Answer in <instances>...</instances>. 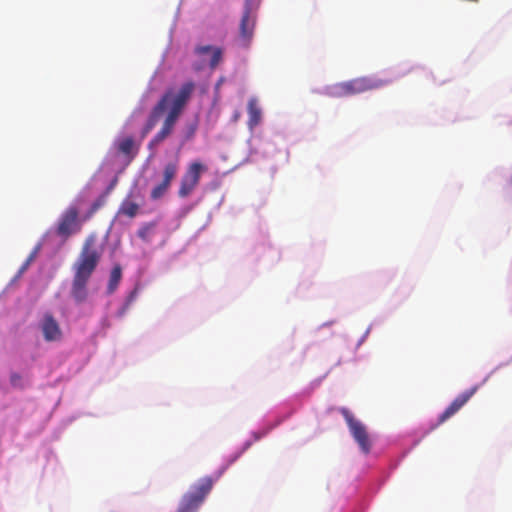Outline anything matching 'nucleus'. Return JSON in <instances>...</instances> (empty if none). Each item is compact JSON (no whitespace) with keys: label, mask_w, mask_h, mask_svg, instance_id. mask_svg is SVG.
<instances>
[{"label":"nucleus","mask_w":512,"mask_h":512,"mask_svg":"<svg viewBox=\"0 0 512 512\" xmlns=\"http://www.w3.org/2000/svg\"><path fill=\"white\" fill-rule=\"evenodd\" d=\"M108 193V191L99 196L91 205L89 211H88V214H87V217H90L91 215H93L98 209H100L102 206H104V204L106 203V194Z\"/></svg>","instance_id":"20"},{"label":"nucleus","mask_w":512,"mask_h":512,"mask_svg":"<svg viewBox=\"0 0 512 512\" xmlns=\"http://www.w3.org/2000/svg\"><path fill=\"white\" fill-rule=\"evenodd\" d=\"M206 167L200 162H192L185 173L183 174L178 190V195L181 198L189 196L197 187L200 181L202 172L206 171Z\"/></svg>","instance_id":"7"},{"label":"nucleus","mask_w":512,"mask_h":512,"mask_svg":"<svg viewBox=\"0 0 512 512\" xmlns=\"http://www.w3.org/2000/svg\"><path fill=\"white\" fill-rule=\"evenodd\" d=\"M179 170V160L174 159L165 164L163 168V179L151 191V198L157 200L164 196L168 191L173 179L176 177Z\"/></svg>","instance_id":"8"},{"label":"nucleus","mask_w":512,"mask_h":512,"mask_svg":"<svg viewBox=\"0 0 512 512\" xmlns=\"http://www.w3.org/2000/svg\"><path fill=\"white\" fill-rule=\"evenodd\" d=\"M248 127L253 130L257 125L260 124L262 118L261 108L258 106L256 98H250L248 101Z\"/></svg>","instance_id":"16"},{"label":"nucleus","mask_w":512,"mask_h":512,"mask_svg":"<svg viewBox=\"0 0 512 512\" xmlns=\"http://www.w3.org/2000/svg\"><path fill=\"white\" fill-rule=\"evenodd\" d=\"M10 382H11V385L14 386V387H18V388H22L23 387L22 377L18 373H12L10 375Z\"/></svg>","instance_id":"21"},{"label":"nucleus","mask_w":512,"mask_h":512,"mask_svg":"<svg viewBox=\"0 0 512 512\" xmlns=\"http://www.w3.org/2000/svg\"><path fill=\"white\" fill-rule=\"evenodd\" d=\"M478 386H474L465 392L458 395L452 403L445 409V411L439 416L437 425H440L447 421L450 417L456 414L476 393Z\"/></svg>","instance_id":"11"},{"label":"nucleus","mask_w":512,"mask_h":512,"mask_svg":"<svg viewBox=\"0 0 512 512\" xmlns=\"http://www.w3.org/2000/svg\"><path fill=\"white\" fill-rule=\"evenodd\" d=\"M206 63L205 59H202L200 63H195L193 65V69L195 71H200L203 67H204V64Z\"/></svg>","instance_id":"22"},{"label":"nucleus","mask_w":512,"mask_h":512,"mask_svg":"<svg viewBox=\"0 0 512 512\" xmlns=\"http://www.w3.org/2000/svg\"><path fill=\"white\" fill-rule=\"evenodd\" d=\"M41 330L47 342L59 341L62 338L61 328L51 313H45L41 322Z\"/></svg>","instance_id":"13"},{"label":"nucleus","mask_w":512,"mask_h":512,"mask_svg":"<svg viewBox=\"0 0 512 512\" xmlns=\"http://www.w3.org/2000/svg\"><path fill=\"white\" fill-rule=\"evenodd\" d=\"M194 91L195 83L193 81H186L181 85L177 92L169 89L161 96L159 101L152 108L149 117L141 131V139H143L155 127L162 114L169 107L168 114L162 124L161 129L148 143L149 149L157 147L172 133L179 116L189 102Z\"/></svg>","instance_id":"1"},{"label":"nucleus","mask_w":512,"mask_h":512,"mask_svg":"<svg viewBox=\"0 0 512 512\" xmlns=\"http://www.w3.org/2000/svg\"><path fill=\"white\" fill-rule=\"evenodd\" d=\"M194 52L199 57H203L204 55L209 54L211 57L208 64L211 69H215L222 60L223 51L219 47H214L211 45L197 46Z\"/></svg>","instance_id":"15"},{"label":"nucleus","mask_w":512,"mask_h":512,"mask_svg":"<svg viewBox=\"0 0 512 512\" xmlns=\"http://www.w3.org/2000/svg\"><path fill=\"white\" fill-rule=\"evenodd\" d=\"M139 205L133 201L125 199L119 209V213L133 218L138 214Z\"/></svg>","instance_id":"19"},{"label":"nucleus","mask_w":512,"mask_h":512,"mask_svg":"<svg viewBox=\"0 0 512 512\" xmlns=\"http://www.w3.org/2000/svg\"><path fill=\"white\" fill-rule=\"evenodd\" d=\"M478 386H474L465 392L458 395L452 403L445 409V411L439 416L437 425H440L447 421L450 417L456 414L476 393Z\"/></svg>","instance_id":"10"},{"label":"nucleus","mask_w":512,"mask_h":512,"mask_svg":"<svg viewBox=\"0 0 512 512\" xmlns=\"http://www.w3.org/2000/svg\"><path fill=\"white\" fill-rule=\"evenodd\" d=\"M122 277V269L120 265H115L110 273L109 282L107 285V292L108 294L114 293V291L117 289L119 282Z\"/></svg>","instance_id":"18"},{"label":"nucleus","mask_w":512,"mask_h":512,"mask_svg":"<svg viewBox=\"0 0 512 512\" xmlns=\"http://www.w3.org/2000/svg\"><path fill=\"white\" fill-rule=\"evenodd\" d=\"M214 480L209 477H203L191 487V490L183 495L178 512H197L206 496L212 490Z\"/></svg>","instance_id":"4"},{"label":"nucleus","mask_w":512,"mask_h":512,"mask_svg":"<svg viewBox=\"0 0 512 512\" xmlns=\"http://www.w3.org/2000/svg\"><path fill=\"white\" fill-rule=\"evenodd\" d=\"M95 243L96 236L94 234L87 236L80 254L73 264L74 276L71 283L70 294L78 304L87 300L88 282L101 259V253L96 249Z\"/></svg>","instance_id":"2"},{"label":"nucleus","mask_w":512,"mask_h":512,"mask_svg":"<svg viewBox=\"0 0 512 512\" xmlns=\"http://www.w3.org/2000/svg\"><path fill=\"white\" fill-rule=\"evenodd\" d=\"M157 223L155 221L143 224L137 231L138 237L145 243H150L156 233Z\"/></svg>","instance_id":"17"},{"label":"nucleus","mask_w":512,"mask_h":512,"mask_svg":"<svg viewBox=\"0 0 512 512\" xmlns=\"http://www.w3.org/2000/svg\"><path fill=\"white\" fill-rule=\"evenodd\" d=\"M140 144V142L136 143L132 136H127L116 141L115 147L119 154L131 161L138 154Z\"/></svg>","instance_id":"14"},{"label":"nucleus","mask_w":512,"mask_h":512,"mask_svg":"<svg viewBox=\"0 0 512 512\" xmlns=\"http://www.w3.org/2000/svg\"><path fill=\"white\" fill-rule=\"evenodd\" d=\"M478 386H474L465 392L458 395L452 403L445 409V411L439 416L437 425H440L447 421L450 417L456 414L476 393Z\"/></svg>","instance_id":"12"},{"label":"nucleus","mask_w":512,"mask_h":512,"mask_svg":"<svg viewBox=\"0 0 512 512\" xmlns=\"http://www.w3.org/2000/svg\"><path fill=\"white\" fill-rule=\"evenodd\" d=\"M341 413L346 420L349 430L354 440L358 443L361 451L364 454L370 453L372 443L366 427L360 421L356 420L349 412V410L343 408Z\"/></svg>","instance_id":"5"},{"label":"nucleus","mask_w":512,"mask_h":512,"mask_svg":"<svg viewBox=\"0 0 512 512\" xmlns=\"http://www.w3.org/2000/svg\"><path fill=\"white\" fill-rule=\"evenodd\" d=\"M81 230L79 211L75 206H69L59 217L56 233L58 236L68 239L71 235Z\"/></svg>","instance_id":"6"},{"label":"nucleus","mask_w":512,"mask_h":512,"mask_svg":"<svg viewBox=\"0 0 512 512\" xmlns=\"http://www.w3.org/2000/svg\"><path fill=\"white\" fill-rule=\"evenodd\" d=\"M255 16L253 15L252 0H245L244 12L240 22V39L244 46H248L254 32Z\"/></svg>","instance_id":"9"},{"label":"nucleus","mask_w":512,"mask_h":512,"mask_svg":"<svg viewBox=\"0 0 512 512\" xmlns=\"http://www.w3.org/2000/svg\"><path fill=\"white\" fill-rule=\"evenodd\" d=\"M32 259V256L27 260L26 264L23 266L22 270H24L28 265L30 260Z\"/></svg>","instance_id":"23"},{"label":"nucleus","mask_w":512,"mask_h":512,"mask_svg":"<svg viewBox=\"0 0 512 512\" xmlns=\"http://www.w3.org/2000/svg\"><path fill=\"white\" fill-rule=\"evenodd\" d=\"M390 82L391 80L388 79H380L371 76L358 77L334 85L330 91V95L334 97H347L381 88Z\"/></svg>","instance_id":"3"}]
</instances>
